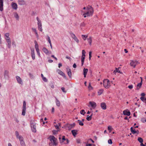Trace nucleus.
Here are the masks:
<instances>
[{
	"instance_id": "nucleus-1",
	"label": "nucleus",
	"mask_w": 146,
	"mask_h": 146,
	"mask_svg": "<svg viewBox=\"0 0 146 146\" xmlns=\"http://www.w3.org/2000/svg\"><path fill=\"white\" fill-rule=\"evenodd\" d=\"M84 10H86L85 11H83L84 13L83 15L84 16V17L85 18L86 17L90 16L92 15L93 13V9L91 7V8L89 9L86 7H84L83 8Z\"/></svg>"
},
{
	"instance_id": "nucleus-2",
	"label": "nucleus",
	"mask_w": 146,
	"mask_h": 146,
	"mask_svg": "<svg viewBox=\"0 0 146 146\" xmlns=\"http://www.w3.org/2000/svg\"><path fill=\"white\" fill-rule=\"evenodd\" d=\"M49 139L51 141V142L49 144V145L50 146L52 145L56 146L57 145V143L56 142L57 139L54 136H50Z\"/></svg>"
},
{
	"instance_id": "nucleus-3",
	"label": "nucleus",
	"mask_w": 146,
	"mask_h": 146,
	"mask_svg": "<svg viewBox=\"0 0 146 146\" xmlns=\"http://www.w3.org/2000/svg\"><path fill=\"white\" fill-rule=\"evenodd\" d=\"M109 80L108 79L104 80H103V85L104 87L106 88H108L110 86V85L109 83Z\"/></svg>"
},
{
	"instance_id": "nucleus-4",
	"label": "nucleus",
	"mask_w": 146,
	"mask_h": 146,
	"mask_svg": "<svg viewBox=\"0 0 146 146\" xmlns=\"http://www.w3.org/2000/svg\"><path fill=\"white\" fill-rule=\"evenodd\" d=\"M36 19L38 21L37 25L38 30L42 32V29L41 21L38 17H36Z\"/></svg>"
},
{
	"instance_id": "nucleus-5",
	"label": "nucleus",
	"mask_w": 146,
	"mask_h": 146,
	"mask_svg": "<svg viewBox=\"0 0 146 146\" xmlns=\"http://www.w3.org/2000/svg\"><path fill=\"white\" fill-rule=\"evenodd\" d=\"M26 104L25 101L23 102V109L22 110V115L24 116L25 115L26 111Z\"/></svg>"
},
{
	"instance_id": "nucleus-6",
	"label": "nucleus",
	"mask_w": 146,
	"mask_h": 146,
	"mask_svg": "<svg viewBox=\"0 0 146 146\" xmlns=\"http://www.w3.org/2000/svg\"><path fill=\"white\" fill-rule=\"evenodd\" d=\"M31 126L33 132H36V126L35 123L31 122Z\"/></svg>"
},
{
	"instance_id": "nucleus-7",
	"label": "nucleus",
	"mask_w": 146,
	"mask_h": 146,
	"mask_svg": "<svg viewBox=\"0 0 146 146\" xmlns=\"http://www.w3.org/2000/svg\"><path fill=\"white\" fill-rule=\"evenodd\" d=\"M5 39L7 43V47L9 48H10L11 47V41L10 38H5Z\"/></svg>"
},
{
	"instance_id": "nucleus-8",
	"label": "nucleus",
	"mask_w": 146,
	"mask_h": 146,
	"mask_svg": "<svg viewBox=\"0 0 146 146\" xmlns=\"http://www.w3.org/2000/svg\"><path fill=\"white\" fill-rule=\"evenodd\" d=\"M70 35L74 39L77 43H78L79 42V40L75 35L72 33H70Z\"/></svg>"
},
{
	"instance_id": "nucleus-9",
	"label": "nucleus",
	"mask_w": 146,
	"mask_h": 146,
	"mask_svg": "<svg viewBox=\"0 0 146 146\" xmlns=\"http://www.w3.org/2000/svg\"><path fill=\"white\" fill-rule=\"evenodd\" d=\"M131 61L130 65L131 66L133 67L134 68H135L137 64V62L136 60H131Z\"/></svg>"
},
{
	"instance_id": "nucleus-10",
	"label": "nucleus",
	"mask_w": 146,
	"mask_h": 146,
	"mask_svg": "<svg viewBox=\"0 0 146 146\" xmlns=\"http://www.w3.org/2000/svg\"><path fill=\"white\" fill-rule=\"evenodd\" d=\"M16 78L18 83L22 85L23 84V81H22V79L19 76H16Z\"/></svg>"
},
{
	"instance_id": "nucleus-11",
	"label": "nucleus",
	"mask_w": 146,
	"mask_h": 146,
	"mask_svg": "<svg viewBox=\"0 0 146 146\" xmlns=\"http://www.w3.org/2000/svg\"><path fill=\"white\" fill-rule=\"evenodd\" d=\"M19 139L20 141V143L21 145L23 146L25 144V142L23 140V137L22 136H19Z\"/></svg>"
},
{
	"instance_id": "nucleus-12",
	"label": "nucleus",
	"mask_w": 146,
	"mask_h": 146,
	"mask_svg": "<svg viewBox=\"0 0 146 146\" xmlns=\"http://www.w3.org/2000/svg\"><path fill=\"white\" fill-rule=\"evenodd\" d=\"M123 113L124 115L129 116L131 114L130 112L127 110H125L123 111Z\"/></svg>"
},
{
	"instance_id": "nucleus-13",
	"label": "nucleus",
	"mask_w": 146,
	"mask_h": 146,
	"mask_svg": "<svg viewBox=\"0 0 146 146\" xmlns=\"http://www.w3.org/2000/svg\"><path fill=\"white\" fill-rule=\"evenodd\" d=\"M3 0H0V11L3 10Z\"/></svg>"
},
{
	"instance_id": "nucleus-14",
	"label": "nucleus",
	"mask_w": 146,
	"mask_h": 146,
	"mask_svg": "<svg viewBox=\"0 0 146 146\" xmlns=\"http://www.w3.org/2000/svg\"><path fill=\"white\" fill-rule=\"evenodd\" d=\"M31 56L32 58V59L33 60H34L35 59V54L34 52V49H31Z\"/></svg>"
},
{
	"instance_id": "nucleus-15",
	"label": "nucleus",
	"mask_w": 146,
	"mask_h": 146,
	"mask_svg": "<svg viewBox=\"0 0 146 146\" xmlns=\"http://www.w3.org/2000/svg\"><path fill=\"white\" fill-rule=\"evenodd\" d=\"M9 72L8 71L5 70L4 73V76L5 78L7 79L9 78Z\"/></svg>"
},
{
	"instance_id": "nucleus-16",
	"label": "nucleus",
	"mask_w": 146,
	"mask_h": 146,
	"mask_svg": "<svg viewBox=\"0 0 146 146\" xmlns=\"http://www.w3.org/2000/svg\"><path fill=\"white\" fill-rule=\"evenodd\" d=\"M12 8L15 10H16L17 8V3L13 2L11 4Z\"/></svg>"
},
{
	"instance_id": "nucleus-17",
	"label": "nucleus",
	"mask_w": 146,
	"mask_h": 146,
	"mask_svg": "<svg viewBox=\"0 0 146 146\" xmlns=\"http://www.w3.org/2000/svg\"><path fill=\"white\" fill-rule=\"evenodd\" d=\"M101 108L104 110L106 109V104L104 102H102L101 103Z\"/></svg>"
},
{
	"instance_id": "nucleus-18",
	"label": "nucleus",
	"mask_w": 146,
	"mask_h": 146,
	"mask_svg": "<svg viewBox=\"0 0 146 146\" xmlns=\"http://www.w3.org/2000/svg\"><path fill=\"white\" fill-rule=\"evenodd\" d=\"M89 104L93 108H94L96 107V104L94 102H90Z\"/></svg>"
},
{
	"instance_id": "nucleus-19",
	"label": "nucleus",
	"mask_w": 146,
	"mask_h": 146,
	"mask_svg": "<svg viewBox=\"0 0 146 146\" xmlns=\"http://www.w3.org/2000/svg\"><path fill=\"white\" fill-rule=\"evenodd\" d=\"M67 70L68 75V76L70 78H71L72 75V72L71 70L69 69V68H67Z\"/></svg>"
},
{
	"instance_id": "nucleus-20",
	"label": "nucleus",
	"mask_w": 146,
	"mask_h": 146,
	"mask_svg": "<svg viewBox=\"0 0 146 146\" xmlns=\"http://www.w3.org/2000/svg\"><path fill=\"white\" fill-rule=\"evenodd\" d=\"M19 4L20 5H23L25 4L26 2L25 1L23 0H20L19 1Z\"/></svg>"
},
{
	"instance_id": "nucleus-21",
	"label": "nucleus",
	"mask_w": 146,
	"mask_h": 146,
	"mask_svg": "<svg viewBox=\"0 0 146 146\" xmlns=\"http://www.w3.org/2000/svg\"><path fill=\"white\" fill-rule=\"evenodd\" d=\"M32 31L35 33L36 35V37L37 38H38L39 37V36H38V35L37 33V31H36V29L35 28H32Z\"/></svg>"
},
{
	"instance_id": "nucleus-22",
	"label": "nucleus",
	"mask_w": 146,
	"mask_h": 146,
	"mask_svg": "<svg viewBox=\"0 0 146 146\" xmlns=\"http://www.w3.org/2000/svg\"><path fill=\"white\" fill-rule=\"evenodd\" d=\"M141 82L140 83L138 84L137 85V90H139V88H141V85H142V78L141 77Z\"/></svg>"
},
{
	"instance_id": "nucleus-23",
	"label": "nucleus",
	"mask_w": 146,
	"mask_h": 146,
	"mask_svg": "<svg viewBox=\"0 0 146 146\" xmlns=\"http://www.w3.org/2000/svg\"><path fill=\"white\" fill-rule=\"evenodd\" d=\"M88 71V69L87 68H84L83 70V74L84 76V77H86V75Z\"/></svg>"
},
{
	"instance_id": "nucleus-24",
	"label": "nucleus",
	"mask_w": 146,
	"mask_h": 146,
	"mask_svg": "<svg viewBox=\"0 0 146 146\" xmlns=\"http://www.w3.org/2000/svg\"><path fill=\"white\" fill-rule=\"evenodd\" d=\"M55 102L56 106L58 107H59L60 105V102L56 98Z\"/></svg>"
},
{
	"instance_id": "nucleus-25",
	"label": "nucleus",
	"mask_w": 146,
	"mask_h": 146,
	"mask_svg": "<svg viewBox=\"0 0 146 146\" xmlns=\"http://www.w3.org/2000/svg\"><path fill=\"white\" fill-rule=\"evenodd\" d=\"M85 56H82L81 57V65L82 66L84 63Z\"/></svg>"
},
{
	"instance_id": "nucleus-26",
	"label": "nucleus",
	"mask_w": 146,
	"mask_h": 146,
	"mask_svg": "<svg viewBox=\"0 0 146 146\" xmlns=\"http://www.w3.org/2000/svg\"><path fill=\"white\" fill-rule=\"evenodd\" d=\"M73 135L75 137L77 134V130H72L71 131Z\"/></svg>"
},
{
	"instance_id": "nucleus-27",
	"label": "nucleus",
	"mask_w": 146,
	"mask_h": 146,
	"mask_svg": "<svg viewBox=\"0 0 146 146\" xmlns=\"http://www.w3.org/2000/svg\"><path fill=\"white\" fill-rule=\"evenodd\" d=\"M42 50L46 54H48V50L45 47H43L42 48Z\"/></svg>"
},
{
	"instance_id": "nucleus-28",
	"label": "nucleus",
	"mask_w": 146,
	"mask_h": 146,
	"mask_svg": "<svg viewBox=\"0 0 146 146\" xmlns=\"http://www.w3.org/2000/svg\"><path fill=\"white\" fill-rule=\"evenodd\" d=\"M104 90L102 89H101L98 92V95L100 96L102 94Z\"/></svg>"
},
{
	"instance_id": "nucleus-29",
	"label": "nucleus",
	"mask_w": 146,
	"mask_h": 146,
	"mask_svg": "<svg viewBox=\"0 0 146 146\" xmlns=\"http://www.w3.org/2000/svg\"><path fill=\"white\" fill-rule=\"evenodd\" d=\"M87 40L88 42L89 43L90 45H91V43L92 42V39L91 37H90L89 38L87 39Z\"/></svg>"
},
{
	"instance_id": "nucleus-30",
	"label": "nucleus",
	"mask_w": 146,
	"mask_h": 146,
	"mask_svg": "<svg viewBox=\"0 0 146 146\" xmlns=\"http://www.w3.org/2000/svg\"><path fill=\"white\" fill-rule=\"evenodd\" d=\"M35 49H39L38 45L37 43V42L35 40Z\"/></svg>"
},
{
	"instance_id": "nucleus-31",
	"label": "nucleus",
	"mask_w": 146,
	"mask_h": 146,
	"mask_svg": "<svg viewBox=\"0 0 146 146\" xmlns=\"http://www.w3.org/2000/svg\"><path fill=\"white\" fill-rule=\"evenodd\" d=\"M131 132L135 134L136 133V131L135 130V129H133V127H131L130 129Z\"/></svg>"
},
{
	"instance_id": "nucleus-32",
	"label": "nucleus",
	"mask_w": 146,
	"mask_h": 146,
	"mask_svg": "<svg viewBox=\"0 0 146 146\" xmlns=\"http://www.w3.org/2000/svg\"><path fill=\"white\" fill-rule=\"evenodd\" d=\"M138 140L141 143H143L142 142H143V140L142 138H141V137H138Z\"/></svg>"
},
{
	"instance_id": "nucleus-33",
	"label": "nucleus",
	"mask_w": 146,
	"mask_h": 146,
	"mask_svg": "<svg viewBox=\"0 0 146 146\" xmlns=\"http://www.w3.org/2000/svg\"><path fill=\"white\" fill-rule=\"evenodd\" d=\"M78 122L79 124L81 126H83L84 125V123L81 121L78 120Z\"/></svg>"
},
{
	"instance_id": "nucleus-34",
	"label": "nucleus",
	"mask_w": 146,
	"mask_h": 146,
	"mask_svg": "<svg viewBox=\"0 0 146 146\" xmlns=\"http://www.w3.org/2000/svg\"><path fill=\"white\" fill-rule=\"evenodd\" d=\"M80 113L81 114L84 115V114L86 113V112L84 110H82L80 111Z\"/></svg>"
},
{
	"instance_id": "nucleus-35",
	"label": "nucleus",
	"mask_w": 146,
	"mask_h": 146,
	"mask_svg": "<svg viewBox=\"0 0 146 146\" xmlns=\"http://www.w3.org/2000/svg\"><path fill=\"white\" fill-rule=\"evenodd\" d=\"M14 17L17 19V20H18L19 19V16L17 13H15L14 15Z\"/></svg>"
},
{
	"instance_id": "nucleus-36",
	"label": "nucleus",
	"mask_w": 146,
	"mask_h": 146,
	"mask_svg": "<svg viewBox=\"0 0 146 146\" xmlns=\"http://www.w3.org/2000/svg\"><path fill=\"white\" fill-rule=\"evenodd\" d=\"M82 38L84 39V40H86V38L88 37V36L82 35Z\"/></svg>"
},
{
	"instance_id": "nucleus-37",
	"label": "nucleus",
	"mask_w": 146,
	"mask_h": 146,
	"mask_svg": "<svg viewBox=\"0 0 146 146\" xmlns=\"http://www.w3.org/2000/svg\"><path fill=\"white\" fill-rule=\"evenodd\" d=\"M87 117L86 118V119L88 121H89L92 118L91 116H89L88 115H87Z\"/></svg>"
},
{
	"instance_id": "nucleus-38",
	"label": "nucleus",
	"mask_w": 146,
	"mask_h": 146,
	"mask_svg": "<svg viewBox=\"0 0 146 146\" xmlns=\"http://www.w3.org/2000/svg\"><path fill=\"white\" fill-rule=\"evenodd\" d=\"M141 121L143 123H145L146 122V119L145 118H142Z\"/></svg>"
},
{
	"instance_id": "nucleus-39",
	"label": "nucleus",
	"mask_w": 146,
	"mask_h": 146,
	"mask_svg": "<svg viewBox=\"0 0 146 146\" xmlns=\"http://www.w3.org/2000/svg\"><path fill=\"white\" fill-rule=\"evenodd\" d=\"M9 34L8 33H7L5 34V38H8L9 37Z\"/></svg>"
},
{
	"instance_id": "nucleus-40",
	"label": "nucleus",
	"mask_w": 146,
	"mask_h": 146,
	"mask_svg": "<svg viewBox=\"0 0 146 146\" xmlns=\"http://www.w3.org/2000/svg\"><path fill=\"white\" fill-rule=\"evenodd\" d=\"M108 130L109 131V132H110L111 131V130H112V128L110 126H109L108 127Z\"/></svg>"
},
{
	"instance_id": "nucleus-41",
	"label": "nucleus",
	"mask_w": 146,
	"mask_h": 146,
	"mask_svg": "<svg viewBox=\"0 0 146 146\" xmlns=\"http://www.w3.org/2000/svg\"><path fill=\"white\" fill-rule=\"evenodd\" d=\"M15 135H16L17 137V138H19V137L20 136L19 135V132L17 131H15Z\"/></svg>"
},
{
	"instance_id": "nucleus-42",
	"label": "nucleus",
	"mask_w": 146,
	"mask_h": 146,
	"mask_svg": "<svg viewBox=\"0 0 146 146\" xmlns=\"http://www.w3.org/2000/svg\"><path fill=\"white\" fill-rule=\"evenodd\" d=\"M58 130H54L52 131L53 134L55 135L57 133Z\"/></svg>"
},
{
	"instance_id": "nucleus-43",
	"label": "nucleus",
	"mask_w": 146,
	"mask_h": 146,
	"mask_svg": "<svg viewBox=\"0 0 146 146\" xmlns=\"http://www.w3.org/2000/svg\"><path fill=\"white\" fill-rule=\"evenodd\" d=\"M47 40H48V42L49 43H51V41L50 37H49V36H47Z\"/></svg>"
},
{
	"instance_id": "nucleus-44",
	"label": "nucleus",
	"mask_w": 146,
	"mask_h": 146,
	"mask_svg": "<svg viewBox=\"0 0 146 146\" xmlns=\"http://www.w3.org/2000/svg\"><path fill=\"white\" fill-rule=\"evenodd\" d=\"M58 73L60 74V75H61L62 74V73H63L62 72V71H61L60 70H58Z\"/></svg>"
},
{
	"instance_id": "nucleus-45",
	"label": "nucleus",
	"mask_w": 146,
	"mask_h": 146,
	"mask_svg": "<svg viewBox=\"0 0 146 146\" xmlns=\"http://www.w3.org/2000/svg\"><path fill=\"white\" fill-rule=\"evenodd\" d=\"M58 124V125L57 124L56 125H55L54 126L55 127V128L56 129H59V126H60V123H59Z\"/></svg>"
},
{
	"instance_id": "nucleus-46",
	"label": "nucleus",
	"mask_w": 146,
	"mask_h": 146,
	"mask_svg": "<svg viewBox=\"0 0 146 146\" xmlns=\"http://www.w3.org/2000/svg\"><path fill=\"white\" fill-rule=\"evenodd\" d=\"M91 54H92L91 52L90 51L89 52V60H90L91 58V57H92Z\"/></svg>"
},
{
	"instance_id": "nucleus-47",
	"label": "nucleus",
	"mask_w": 146,
	"mask_h": 146,
	"mask_svg": "<svg viewBox=\"0 0 146 146\" xmlns=\"http://www.w3.org/2000/svg\"><path fill=\"white\" fill-rule=\"evenodd\" d=\"M86 54V52L84 50H82V56H85V54Z\"/></svg>"
},
{
	"instance_id": "nucleus-48",
	"label": "nucleus",
	"mask_w": 146,
	"mask_h": 146,
	"mask_svg": "<svg viewBox=\"0 0 146 146\" xmlns=\"http://www.w3.org/2000/svg\"><path fill=\"white\" fill-rule=\"evenodd\" d=\"M61 89L63 92L65 93L66 92V91L65 90V88L64 87H62Z\"/></svg>"
},
{
	"instance_id": "nucleus-49",
	"label": "nucleus",
	"mask_w": 146,
	"mask_h": 146,
	"mask_svg": "<svg viewBox=\"0 0 146 146\" xmlns=\"http://www.w3.org/2000/svg\"><path fill=\"white\" fill-rule=\"evenodd\" d=\"M88 88L89 90H91L92 89V87L91 86L90 83L89 84V85L88 86Z\"/></svg>"
},
{
	"instance_id": "nucleus-50",
	"label": "nucleus",
	"mask_w": 146,
	"mask_h": 146,
	"mask_svg": "<svg viewBox=\"0 0 146 146\" xmlns=\"http://www.w3.org/2000/svg\"><path fill=\"white\" fill-rule=\"evenodd\" d=\"M108 142L109 144H112V141L111 139H110L108 140Z\"/></svg>"
},
{
	"instance_id": "nucleus-51",
	"label": "nucleus",
	"mask_w": 146,
	"mask_h": 146,
	"mask_svg": "<svg viewBox=\"0 0 146 146\" xmlns=\"http://www.w3.org/2000/svg\"><path fill=\"white\" fill-rule=\"evenodd\" d=\"M29 77H30V78H33V75H32V74H31L30 73H29Z\"/></svg>"
},
{
	"instance_id": "nucleus-52",
	"label": "nucleus",
	"mask_w": 146,
	"mask_h": 146,
	"mask_svg": "<svg viewBox=\"0 0 146 146\" xmlns=\"http://www.w3.org/2000/svg\"><path fill=\"white\" fill-rule=\"evenodd\" d=\"M140 99L143 102L145 101V97H141L140 98Z\"/></svg>"
},
{
	"instance_id": "nucleus-53",
	"label": "nucleus",
	"mask_w": 146,
	"mask_h": 146,
	"mask_svg": "<svg viewBox=\"0 0 146 146\" xmlns=\"http://www.w3.org/2000/svg\"><path fill=\"white\" fill-rule=\"evenodd\" d=\"M116 69V72H118L120 74H122V72H121L120 70H119L117 68H115Z\"/></svg>"
},
{
	"instance_id": "nucleus-54",
	"label": "nucleus",
	"mask_w": 146,
	"mask_h": 146,
	"mask_svg": "<svg viewBox=\"0 0 146 146\" xmlns=\"http://www.w3.org/2000/svg\"><path fill=\"white\" fill-rule=\"evenodd\" d=\"M36 51L37 52V54H38V55L39 56L40 55V52H39V49H36Z\"/></svg>"
},
{
	"instance_id": "nucleus-55",
	"label": "nucleus",
	"mask_w": 146,
	"mask_h": 146,
	"mask_svg": "<svg viewBox=\"0 0 146 146\" xmlns=\"http://www.w3.org/2000/svg\"><path fill=\"white\" fill-rule=\"evenodd\" d=\"M128 88L129 89H131L133 88V86L132 85H129L128 86Z\"/></svg>"
},
{
	"instance_id": "nucleus-56",
	"label": "nucleus",
	"mask_w": 146,
	"mask_h": 146,
	"mask_svg": "<svg viewBox=\"0 0 146 146\" xmlns=\"http://www.w3.org/2000/svg\"><path fill=\"white\" fill-rule=\"evenodd\" d=\"M42 80H43L45 82H47V79L45 77H44L43 78H42Z\"/></svg>"
},
{
	"instance_id": "nucleus-57",
	"label": "nucleus",
	"mask_w": 146,
	"mask_h": 146,
	"mask_svg": "<svg viewBox=\"0 0 146 146\" xmlns=\"http://www.w3.org/2000/svg\"><path fill=\"white\" fill-rule=\"evenodd\" d=\"M50 86L52 88H54V84L52 83H51L50 84Z\"/></svg>"
},
{
	"instance_id": "nucleus-58",
	"label": "nucleus",
	"mask_w": 146,
	"mask_h": 146,
	"mask_svg": "<svg viewBox=\"0 0 146 146\" xmlns=\"http://www.w3.org/2000/svg\"><path fill=\"white\" fill-rule=\"evenodd\" d=\"M66 139H65V136H63L62 138V142L66 140Z\"/></svg>"
},
{
	"instance_id": "nucleus-59",
	"label": "nucleus",
	"mask_w": 146,
	"mask_h": 146,
	"mask_svg": "<svg viewBox=\"0 0 146 146\" xmlns=\"http://www.w3.org/2000/svg\"><path fill=\"white\" fill-rule=\"evenodd\" d=\"M62 64L61 63H60L58 64V67L59 68H60L61 66H62Z\"/></svg>"
},
{
	"instance_id": "nucleus-60",
	"label": "nucleus",
	"mask_w": 146,
	"mask_h": 146,
	"mask_svg": "<svg viewBox=\"0 0 146 146\" xmlns=\"http://www.w3.org/2000/svg\"><path fill=\"white\" fill-rule=\"evenodd\" d=\"M141 95L142 96L141 97H144L145 96V93H141Z\"/></svg>"
},
{
	"instance_id": "nucleus-61",
	"label": "nucleus",
	"mask_w": 146,
	"mask_h": 146,
	"mask_svg": "<svg viewBox=\"0 0 146 146\" xmlns=\"http://www.w3.org/2000/svg\"><path fill=\"white\" fill-rule=\"evenodd\" d=\"M73 67L74 68H76V65L75 63H74L73 66Z\"/></svg>"
},
{
	"instance_id": "nucleus-62",
	"label": "nucleus",
	"mask_w": 146,
	"mask_h": 146,
	"mask_svg": "<svg viewBox=\"0 0 146 146\" xmlns=\"http://www.w3.org/2000/svg\"><path fill=\"white\" fill-rule=\"evenodd\" d=\"M66 59H69V60H70V59H71V58L70 57H69L68 56H66Z\"/></svg>"
},
{
	"instance_id": "nucleus-63",
	"label": "nucleus",
	"mask_w": 146,
	"mask_h": 146,
	"mask_svg": "<svg viewBox=\"0 0 146 146\" xmlns=\"http://www.w3.org/2000/svg\"><path fill=\"white\" fill-rule=\"evenodd\" d=\"M92 144H88L86 145V146H92Z\"/></svg>"
},
{
	"instance_id": "nucleus-64",
	"label": "nucleus",
	"mask_w": 146,
	"mask_h": 146,
	"mask_svg": "<svg viewBox=\"0 0 146 146\" xmlns=\"http://www.w3.org/2000/svg\"><path fill=\"white\" fill-rule=\"evenodd\" d=\"M53 60H48V62H49L50 63L52 62H53Z\"/></svg>"
}]
</instances>
